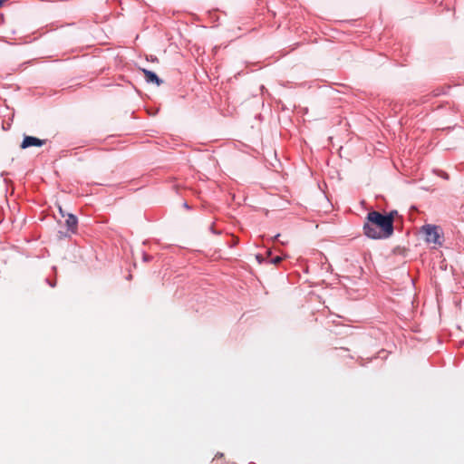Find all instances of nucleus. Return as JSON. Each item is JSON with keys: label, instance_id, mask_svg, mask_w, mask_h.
<instances>
[{"label": "nucleus", "instance_id": "obj_1", "mask_svg": "<svg viewBox=\"0 0 464 464\" xmlns=\"http://www.w3.org/2000/svg\"><path fill=\"white\" fill-rule=\"evenodd\" d=\"M363 225L365 236L372 239L388 238L393 234L392 217H385L379 211H371L367 214Z\"/></svg>", "mask_w": 464, "mask_h": 464}, {"label": "nucleus", "instance_id": "obj_2", "mask_svg": "<svg viewBox=\"0 0 464 464\" xmlns=\"http://www.w3.org/2000/svg\"><path fill=\"white\" fill-rule=\"evenodd\" d=\"M421 232L424 234L427 243L433 244L434 247L442 246V232L440 227L428 224L421 227Z\"/></svg>", "mask_w": 464, "mask_h": 464}, {"label": "nucleus", "instance_id": "obj_3", "mask_svg": "<svg viewBox=\"0 0 464 464\" xmlns=\"http://www.w3.org/2000/svg\"><path fill=\"white\" fill-rule=\"evenodd\" d=\"M46 143L45 140H41L33 136H24L20 147L24 150L29 147H41Z\"/></svg>", "mask_w": 464, "mask_h": 464}, {"label": "nucleus", "instance_id": "obj_4", "mask_svg": "<svg viewBox=\"0 0 464 464\" xmlns=\"http://www.w3.org/2000/svg\"><path fill=\"white\" fill-rule=\"evenodd\" d=\"M141 72L147 82L155 83L157 86H160L162 83V80H160L155 72L147 69H141Z\"/></svg>", "mask_w": 464, "mask_h": 464}, {"label": "nucleus", "instance_id": "obj_5", "mask_svg": "<svg viewBox=\"0 0 464 464\" xmlns=\"http://www.w3.org/2000/svg\"><path fill=\"white\" fill-rule=\"evenodd\" d=\"M63 218L68 229L74 233L77 229V218L72 214H66Z\"/></svg>", "mask_w": 464, "mask_h": 464}, {"label": "nucleus", "instance_id": "obj_6", "mask_svg": "<svg viewBox=\"0 0 464 464\" xmlns=\"http://www.w3.org/2000/svg\"><path fill=\"white\" fill-rule=\"evenodd\" d=\"M397 214H398L397 211L393 210V211H391L389 214L385 215V217H392V225H393V220Z\"/></svg>", "mask_w": 464, "mask_h": 464}, {"label": "nucleus", "instance_id": "obj_7", "mask_svg": "<svg viewBox=\"0 0 464 464\" xmlns=\"http://www.w3.org/2000/svg\"><path fill=\"white\" fill-rule=\"evenodd\" d=\"M281 260H282V257H280V256H276V257H274V258H272V259H271V262H272L273 264H275V265H277V264H279V263L281 262Z\"/></svg>", "mask_w": 464, "mask_h": 464}, {"label": "nucleus", "instance_id": "obj_8", "mask_svg": "<svg viewBox=\"0 0 464 464\" xmlns=\"http://www.w3.org/2000/svg\"><path fill=\"white\" fill-rule=\"evenodd\" d=\"M58 208H59V212H60V214H61L62 218L66 217V214H65V213H64V211L63 210L62 207H60V206H59V207H58Z\"/></svg>", "mask_w": 464, "mask_h": 464}, {"label": "nucleus", "instance_id": "obj_9", "mask_svg": "<svg viewBox=\"0 0 464 464\" xmlns=\"http://www.w3.org/2000/svg\"><path fill=\"white\" fill-rule=\"evenodd\" d=\"M280 237V234H277L275 237L278 238Z\"/></svg>", "mask_w": 464, "mask_h": 464}]
</instances>
